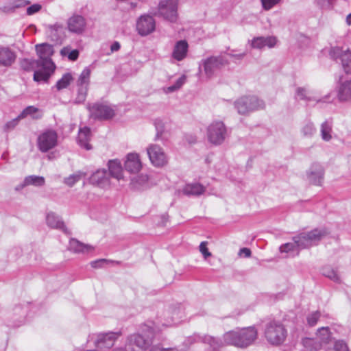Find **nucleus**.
Listing matches in <instances>:
<instances>
[{"mask_svg":"<svg viewBox=\"0 0 351 351\" xmlns=\"http://www.w3.org/2000/svg\"><path fill=\"white\" fill-rule=\"evenodd\" d=\"M330 233L326 228H315L307 233H301L294 237L295 243L299 247H306L313 241H319Z\"/></svg>","mask_w":351,"mask_h":351,"instance_id":"2","label":"nucleus"},{"mask_svg":"<svg viewBox=\"0 0 351 351\" xmlns=\"http://www.w3.org/2000/svg\"><path fill=\"white\" fill-rule=\"evenodd\" d=\"M67 24L69 31L75 34L82 33L86 27L84 19L79 15L71 16L68 20Z\"/></svg>","mask_w":351,"mask_h":351,"instance_id":"16","label":"nucleus"},{"mask_svg":"<svg viewBox=\"0 0 351 351\" xmlns=\"http://www.w3.org/2000/svg\"><path fill=\"white\" fill-rule=\"evenodd\" d=\"M19 119H18V117H17L16 119H13V120L10 121L8 122V123L5 124V128H6L7 130L14 128L16 125V124H17V123H18V121H19Z\"/></svg>","mask_w":351,"mask_h":351,"instance_id":"49","label":"nucleus"},{"mask_svg":"<svg viewBox=\"0 0 351 351\" xmlns=\"http://www.w3.org/2000/svg\"><path fill=\"white\" fill-rule=\"evenodd\" d=\"M276 44V38L275 37H257L253 39L252 42V47L253 48L262 49L267 46L271 48L274 47Z\"/></svg>","mask_w":351,"mask_h":351,"instance_id":"21","label":"nucleus"},{"mask_svg":"<svg viewBox=\"0 0 351 351\" xmlns=\"http://www.w3.org/2000/svg\"><path fill=\"white\" fill-rule=\"evenodd\" d=\"M319 317L320 313L319 311H315L309 315L307 317V322L308 325L311 326H315L317 324Z\"/></svg>","mask_w":351,"mask_h":351,"instance_id":"40","label":"nucleus"},{"mask_svg":"<svg viewBox=\"0 0 351 351\" xmlns=\"http://www.w3.org/2000/svg\"><path fill=\"white\" fill-rule=\"evenodd\" d=\"M47 222L52 228H61L63 226L62 222L58 221L53 214H49L47 216Z\"/></svg>","mask_w":351,"mask_h":351,"instance_id":"37","label":"nucleus"},{"mask_svg":"<svg viewBox=\"0 0 351 351\" xmlns=\"http://www.w3.org/2000/svg\"><path fill=\"white\" fill-rule=\"evenodd\" d=\"M53 71H49V69H45L44 71H35L34 73V80L36 82H47Z\"/></svg>","mask_w":351,"mask_h":351,"instance_id":"33","label":"nucleus"},{"mask_svg":"<svg viewBox=\"0 0 351 351\" xmlns=\"http://www.w3.org/2000/svg\"><path fill=\"white\" fill-rule=\"evenodd\" d=\"M228 64V61L222 57H211L204 62V71L206 74L210 77L215 71Z\"/></svg>","mask_w":351,"mask_h":351,"instance_id":"13","label":"nucleus"},{"mask_svg":"<svg viewBox=\"0 0 351 351\" xmlns=\"http://www.w3.org/2000/svg\"><path fill=\"white\" fill-rule=\"evenodd\" d=\"M73 78L71 75V73H65L64 75H62V77H61V79H60L56 84V87L57 88L58 90H61L62 89H64L66 88H67L69 84H71V82L73 81Z\"/></svg>","mask_w":351,"mask_h":351,"instance_id":"30","label":"nucleus"},{"mask_svg":"<svg viewBox=\"0 0 351 351\" xmlns=\"http://www.w3.org/2000/svg\"><path fill=\"white\" fill-rule=\"evenodd\" d=\"M108 263V261L106 259H100L95 261L91 262L90 265L94 268L101 267L104 263Z\"/></svg>","mask_w":351,"mask_h":351,"instance_id":"48","label":"nucleus"},{"mask_svg":"<svg viewBox=\"0 0 351 351\" xmlns=\"http://www.w3.org/2000/svg\"><path fill=\"white\" fill-rule=\"evenodd\" d=\"M294 245L293 243H287L280 247L281 252H288L293 250Z\"/></svg>","mask_w":351,"mask_h":351,"instance_id":"47","label":"nucleus"},{"mask_svg":"<svg viewBox=\"0 0 351 351\" xmlns=\"http://www.w3.org/2000/svg\"><path fill=\"white\" fill-rule=\"evenodd\" d=\"M35 48L44 69L54 71L56 66L51 60V56L54 53L53 45L48 43H41L36 45Z\"/></svg>","mask_w":351,"mask_h":351,"instance_id":"4","label":"nucleus"},{"mask_svg":"<svg viewBox=\"0 0 351 351\" xmlns=\"http://www.w3.org/2000/svg\"><path fill=\"white\" fill-rule=\"evenodd\" d=\"M150 351H162V348H153L152 349L150 350Z\"/></svg>","mask_w":351,"mask_h":351,"instance_id":"57","label":"nucleus"},{"mask_svg":"<svg viewBox=\"0 0 351 351\" xmlns=\"http://www.w3.org/2000/svg\"><path fill=\"white\" fill-rule=\"evenodd\" d=\"M340 58L344 71L346 73H350L351 71V51L349 50L344 51L341 54Z\"/></svg>","mask_w":351,"mask_h":351,"instance_id":"32","label":"nucleus"},{"mask_svg":"<svg viewBox=\"0 0 351 351\" xmlns=\"http://www.w3.org/2000/svg\"><path fill=\"white\" fill-rule=\"evenodd\" d=\"M178 0H165L160 3L158 10L165 19L174 22L178 18Z\"/></svg>","mask_w":351,"mask_h":351,"instance_id":"6","label":"nucleus"},{"mask_svg":"<svg viewBox=\"0 0 351 351\" xmlns=\"http://www.w3.org/2000/svg\"><path fill=\"white\" fill-rule=\"evenodd\" d=\"M29 3L30 1L28 0H13L6 3L3 7V10L5 12H14L16 9L23 8Z\"/></svg>","mask_w":351,"mask_h":351,"instance_id":"25","label":"nucleus"},{"mask_svg":"<svg viewBox=\"0 0 351 351\" xmlns=\"http://www.w3.org/2000/svg\"><path fill=\"white\" fill-rule=\"evenodd\" d=\"M323 274L326 277L333 280L334 281H338L339 278L336 271L330 268L326 267L323 269Z\"/></svg>","mask_w":351,"mask_h":351,"instance_id":"39","label":"nucleus"},{"mask_svg":"<svg viewBox=\"0 0 351 351\" xmlns=\"http://www.w3.org/2000/svg\"><path fill=\"white\" fill-rule=\"evenodd\" d=\"M203 342L207 345L208 351H219L221 347L226 346L224 344L223 339L222 341H219L210 335H206L204 337Z\"/></svg>","mask_w":351,"mask_h":351,"instance_id":"23","label":"nucleus"},{"mask_svg":"<svg viewBox=\"0 0 351 351\" xmlns=\"http://www.w3.org/2000/svg\"><path fill=\"white\" fill-rule=\"evenodd\" d=\"M142 167V164L138 154L131 153L128 154L125 162V168L131 173L138 172Z\"/></svg>","mask_w":351,"mask_h":351,"instance_id":"17","label":"nucleus"},{"mask_svg":"<svg viewBox=\"0 0 351 351\" xmlns=\"http://www.w3.org/2000/svg\"><path fill=\"white\" fill-rule=\"evenodd\" d=\"M226 133V127L221 121L213 122L208 128V140L215 145L220 144L224 141Z\"/></svg>","mask_w":351,"mask_h":351,"instance_id":"7","label":"nucleus"},{"mask_svg":"<svg viewBox=\"0 0 351 351\" xmlns=\"http://www.w3.org/2000/svg\"><path fill=\"white\" fill-rule=\"evenodd\" d=\"M257 335V330L253 326L230 330L223 334L224 344L246 348L256 339Z\"/></svg>","mask_w":351,"mask_h":351,"instance_id":"1","label":"nucleus"},{"mask_svg":"<svg viewBox=\"0 0 351 351\" xmlns=\"http://www.w3.org/2000/svg\"><path fill=\"white\" fill-rule=\"evenodd\" d=\"M339 98L341 101L351 98V81L342 84L339 91Z\"/></svg>","mask_w":351,"mask_h":351,"instance_id":"29","label":"nucleus"},{"mask_svg":"<svg viewBox=\"0 0 351 351\" xmlns=\"http://www.w3.org/2000/svg\"><path fill=\"white\" fill-rule=\"evenodd\" d=\"M189 45L186 40H180L175 45L172 56L178 61L186 58L188 52Z\"/></svg>","mask_w":351,"mask_h":351,"instance_id":"20","label":"nucleus"},{"mask_svg":"<svg viewBox=\"0 0 351 351\" xmlns=\"http://www.w3.org/2000/svg\"><path fill=\"white\" fill-rule=\"evenodd\" d=\"M335 351H350L348 345L343 341H337L334 346Z\"/></svg>","mask_w":351,"mask_h":351,"instance_id":"44","label":"nucleus"},{"mask_svg":"<svg viewBox=\"0 0 351 351\" xmlns=\"http://www.w3.org/2000/svg\"><path fill=\"white\" fill-rule=\"evenodd\" d=\"M15 55L8 49H0V65L10 66L15 60Z\"/></svg>","mask_w":351,"mask_h":351,"instance_id":"27","label":"nucleus"},{"mask_svg":"<svg viewBox=\"0 0 351 351\" xmlns=\"http://www.w3.org/2000/svg\"><path fill=\"white\" fill-rule=\"evenodd\" d=\"M69 248L76 253L88 252L93 250V247L87 244L82 243L79 241L72 239L69 242Z\"/></svg>","mask_w":351,"mask_h":351,"instance_id":"24","label":"nucleus"},{"mask_svg":"<svg viewBox=\"0 0 351 351\" xmlns=\"http://www.w3.org/2000/svg\"><path fill=\"white\" fill-rule=\"evenodd\" d=\"M41 9V5L39 4H34L27 9V14L28 15L34 14V13H36L40 11Z\"/></svg>","mask_w":351,"mask_h":351,"instance_id":"46","label":"nucleus"},{"mask_svg":"<svg viewBox=\"0 0 351 351\" xmlns=\"http://www.w3.org/2000/svg\"><path fill=\"white\" fill-rule=\"evenodd\" d=\"M237 108L241 114H244L250 110H257L264 107V102L255 96L241 98L237 102Z\"/></svg>","mask_w":351,"mask_h":351,"instance_id":"8","label":"nucleus"},{"mask_svg":"<svg viewBox=\"0 0 351 351\" xmlns=\"http://www.w3.org/2000/svg\"><path fill=\"white\" fill-rule=\"evenodd\" d=\"M90 116L95 119H109L115 115L114 109L105 104H95L88 107Z\"/></svg>","mask_w":351,"mask_h":351,"instance_id":"10","label":"nucleus"},{"mask_svg":"<svg viewBox=\"0 0 351 351\" xmlns=\"http://www.w3.org/2000/svg\"><path fill=\"white\" fill-rule=\"evenodd\" d=\"M304 92H305V90L304 88H299L297 90V93L301 97V99H304Z\"/></svg>","mask_w":351,"mask_h":351,"instance_id":"52","label":"nucleus"},{"mask_svg":"<svg viewBox=\"0 0 351 351\" xmlns=\"http://www.w3.org/2000/svg\"><path fill=\"white\" fill-rule=\"evenodd\" d=\"M45 184V178L42 176H29L25 178L23 186H42Z\"/></svg>","mask_w":351,"mask_h":351,"instance_id":"31","label":"nucleus"},{"mask_svg":"<svg viewBox=\"0 0 351 351\" xmlns=\"http://www.w3.org/2000/svg\"><path fill=\"white\" fill-rule=\"evenodd\" d=\"M331 131V127L329 125V124L327 122L324 123L322 125V138L324 141H329L331 138V136L330 134Z\"/></svg>","mask_w":351,"mask_h":351,"instance_id":"38","label":"nucleus"},{"mask_svg":"<svg viewBox=\"0 0 351 351\" xmlns=\"http://www.w3.org/2000/svg\"><path fill=\"white\" fill-rule=\"evenodd\" d=\"M86 174L82 172H77L65 178L64 183L69 186H73L75 183L84 179Z\"/></svg>","mask_w":351,"mask_h":351,"instance_id":"34","label":"nucleus"},{"mask_svg":"<svg viewBox=\"0 0 351 351\" xmlns=\"http://www.w3.org/2000/svg\"><path fill=\"white\" fill-rule=\"evenodd\" d=\"M162 351H178L174 348H162Z\"/></svg>","mask_w":351,"mask_h":351,"instance_id":"56","label":"nucleus"},{"mask_svg":"<svg viewBox=\"0 0 351 351\" xmlns=\"http://www.w3.org/2000/svg\"><path fill=\"white\" fill-rule=\"evenodd\" d=\"M280 0H261L263 7L265 10L271 9L274 5L277 4Z\"/></svg>","mask_w":351,"mask_h":351,"instance_id":"45","label":"nucleus"},{"mask_svg":"<svg viewBox=\"0 0 351 351\" xmlns=\"http://www.w3.org/2000/svg\"><path fill=\"white\" fill-rule=\"evenodd\" d=\"M57 141L56 132L53 130H47L38 137V149L42 152H47L56 145Z\"/></svg>","mask_w":351,"mask_h":351,"instance_id":"9","label":"nucleus"},{"mask_svg":"<svg viewBox=\"0 0 351 351\" xmlns=\"http://www.w3.org/2000/svg\"><path fill=\"white\" fill-rule=\"evenodd\" d=\"M38 110V108L34 106H28L25 109H24L23 111L18 116V119H23L29 114L37 112Z\"/></svg>","mask_w":351,"mask_h":351,"instance_id":"43","label":"nucleus"},{"mask_svg":"<svg viewBox=\"0 0 351 351\" xmlns=\"http://www.w3.org/2000/svg\"><path fill=\"white\" fill-rule=\"evenodd\" d=\"M119 49H120V44L118 42H114L111 45V51L112 52L118 51Z\"/></svg>","mask_w":351,"mask_h":351,"instance_id":"51","label":"nucleus"},{"mask_svg":"<svg viewBox=\"0 0 351 351\" xmlns=\"http://www.w3.org/2000/svg\"><path fill=\"white\" fill-rule=\"evenodd\" d=\"M304 133L305 134H307L308 133L311 134L313 131V128L311 125H306L304 128Z\"/></svg>","mask_w":351,"mask_h":351,"instance_id":"54","label":"nucleus"},{"mask_svg":"<svg viewBox=\"0 0 351 351\" xmlns=\"http://www.w3.org/2000/svg\"><path fill=\"white\" fill-rule=\"evenodd\" d=\"M185 81L186 77L184 75H182L176 81V84L173 86L168 87L167 90L169 92H172L180 88L184 84Z\"/></svg>","mask_w":351,"mask_h":351,"instance_id":"42","label":"nucleus"},{"mask_svg":"<svg viewBox=\"0 0 351 351\" xmlns=\"http://www.w3.org/2000/svg\"><path fill=\"white\" fill-rule=\"evenodd\" d=\"M317 343L313 339L307 338L304 340V345L310 350L317 351L322 346L329 343L332 340V335L328 327H322L317 330Z\"/></svg>","mask_w":351,"mask_h":351,"instance_id":"5","label":"nucleus"},{"mask_svg":"<svg viewBox=\"0 0 351 351\" xmlns=\"http://www.w3.org/2000/svg\"><path fill=\"white\" fill-rule=\"evenodd\" d=\"M21 67L25 71H33L38 65V62L33 59H23L20 62Z\"/></svg>","mask_w":351,"mask_h":351,"instance_id":"35","label":"nucleus"},{"mask_svg":"<svg viewBox=\"0 0 351 351\" xmlns=\"http://www.w3.org/2000/svg\"><path fill=\"white\" fill-rule=\"evenodd\" d=\"M60 53L62 56H67L68 58L71 61H75L79 56V51L77 49L72 50L69 52V47H64L61 49Z\"/></svg>","mask_w":351,"mask_h":351,"instance_id":"36","label":"nucleus"},{"mask_svg":"<svg viewBox=\"0 0 351 351\" xmlns=\"http://www.w3.org/2000/svg\"><path fill=\"white\" fill-rule=\"evenodd\" d=\"M319 173L322 175V174H323V171H321L319 172Z\"/></svg>","mask_w":351,"mask_h":351,"instance_id":"58","label":"nucleus"},{"mask_svg":"<svg viewBox=\"0 0 351 351\" xmlns=\"http://www.w3.org/2000/svg\"><path fill=\"white\" fill-rule=\"evenodd\" d=\"M153 339V332L148 329L146 333L143 335L140 334H134L129 338L131 345H134L141 349H146L152 343Z\"/></svg>","mask_w":351,"mask_h":351,"instance_id":"12","label":"nucleus"},{"mask_svg":"<svg viewBox=\"0 0 351 351\" xmlns=\"http://www.w3.org/2000/svg\"><path fill=\"white\" fill-rule=\"evenodd\" d=\"M340 51H341L340 49L334 48L331 50L330 53L332 56H335L336 54H339Z\"/></svg>","mask_w":351,"mask_h":351,"instance_id":"53","label":"nucleus"},{"mask_svg":"<svg viewBox=\"0 0 351 351\" xmlns=\"http://www.w3.org/2000/svg\"><path fill=\"white\" fill-rule=\"evenodd\" d=\"M287 330L280 323L271 322L266 328L265 335L267 340L273 345H280L287 337Z\"/></svg>","mask_w":351,"mask_h":351,"instance_id":"3","label":"nucleus"},{"mask_svg":"<svg viewBox=\"0 0 351 351\" xmlns=\"http://www.w3.org/2000/svg\"><path fill=\"white\" fill-rule=\"evenodd\" d=\"M240 254H244L245 257L251 256V250L249 248L243 247L240 250Z\"/></svg>","mask_w":351,"mask_h":351,"instance_id":"50","label":"nucleus"},{"mask_svg":"<svg viewBox=\"0 0 351 351\" xmlns=\"http://www.w3.org/2000/svg\"><path fill=\"white\" fill-rule=\"evenodd\" d=\"M136 27L141 35H147L154 30L155 21L150 16H143L139 19Z\"/></svg>","mask_w":351,"mask_h":351,"instance_id":"14","label":"nucleus"},{"mask_svg":"<svg viewBox=\"0 0 351 351\" xmlns=\"http://www.w3.org/2000/svg\"><path fill=\"white\" fill-rule=\"evenodd\" d=\"M121 336V332H109L98 336L97 346L99 349L110 348L113 346L115 340Z\"/></svg>","mask_w":351,"mask_h":351,"instance_id":"15","label":"nucleus"},{"mask_svg":"<svg viewBox=\"0 0 351 351\" xmlns=\"http://www.w3.org/2000/svg\"><path fill=\"white\" fill-rule=\"evenodd\" d=\"M92 184L104 187L109 184L107 171L104 169L97 170L90 178Z\"/></svg>","mask_w":351,"mask_h":351,"instance_id":"19","label":"nucleus"},{"mask_svg":"<svg viewBox=\"0 0 351 351\" xmlns=\"http://www.w3.org/2000/svg\"><path fill=\"white\" fill-rule=\"evenodd\" d=\"M208 243L207 241H202L199 245V252L202 253L204 258H207L211 256V253L208 248Z\"/></svg>","mask_w":351,"mask_h":351,"instance_id":"41","label":"nucleus"},{"mask_svg":"<svg viewBox=\"0 0 351 351\" xmlns=\"http://www.w3.org/2000/svg\"><path fill=\"white\" fill-rule=\"evenodd\" d=\"M204 191V187L199 184H186L183 189L184 193L186 195H198L202 194Z\"/></svg>","mask_w":351,"mask_h":351,"instance_id":"28","label":"nucleus"},{"mask_svg":"<svg viewBox=\"0 0 351 351\" xmlns=\"http://www.w3.org/2000/svg\"><path fill=\"white\" fill-rule=\"evenodd\" d=\"M90 69L85 68L82 71L77 81V85L80 88V91H83L80 97L81 99H84L86 95L88 86L90 82Z\"/></svg>","mask_w":351,"mask_h":351,"instance_id":"18","label":"nucleus"},{"mask_svg":"<svg viewBox=\"0 0 351 351\" xmlns=\"http://www.w3.org/2000/svg\"><path fill=\"white\" fill-rule=\"evenodd\" d=\"M108 169L110 175L118 180L123 178V169L121 165L117 160H111L108 163Z\"/></svg>","mask_w":351,"mask_h":351,"instance_id":"26","label":"nucleus"},{"mask_svg":"<svg viewBox=\"0 0 351 351\" xmlns=\"http://www.w3.org/2000/svg\"><path fill=\"white\" fill-rule=\"evenodd\" d=\"M147 154L152 164L156 167H162L167 163V156L162 149L156 145H150L147 149Z\"/></svg>","mask_w":351,"mask_h":351,"instance_id":"11","label":"nucleus"},{"mask_svg":"<svg viewBox=\"0 0 351 351\" xmlns=\"http://www.w3.org/2000/svg\"><path fill=\"white\" fill-rule=\"evenodd\" d=\"M346 21L348 25H351V13L347 16Z\"/></svg>","mask_w":351,"mask_h":351,"instance_id":"55","label":"nucleus"},{"mask_svg":"<svg viewBox=\"0 0 351 351\" xmlns=\"http://www.w3.org/2000/svg\"><path fill=\"white\" fill-rule=\"evenodd\" d=\"M90 139V130L88 127L80 128L78 133V142L82 147L86 150L91 149V145L89 143Z\"/></svg>","mask_w":351,"mask_h":351,"instance_id":"22","label":"nucleus"}]
</instances>
